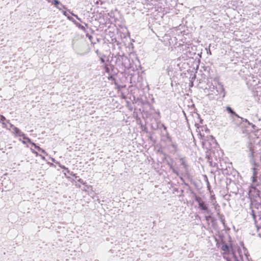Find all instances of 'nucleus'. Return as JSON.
Returning <instances> with one entry per match:
<instances>
[{
	"mask_svg": "<svg viewBox=\"0 0 261 261\" xmlns=\"http://www.w3.org/2000/svg\"><path fill=\"white\" fill-rule=\"evenodd\" d=\"M226 110H227V111L229 113H231V114H233V115H236L235 112H234V111H233L231 109V108H230V107H226Z\"/></svg>",
	"mask_w": 261,
	"mask_h": 261,
	"instance_id": "423d86ee",
	"label": "nucleus"
},
{
	"mask_svg": "<svg viewBox=\"0 0 261 261\" xmlns=\"http://www.w3.org/2000/svg\"><path fill=\"white\" fill-rule=\"evenodd\" d=\"M62 168L63 169H67V170L68 169L67 168H65V167H62Z\"/></svg>",
	"mask_w": 261,
	"mask_h": 261,
	"instance_id": "9b49d317",
	"label": "nucleus"
},
{
	"mask_svg": "<svg viewBox=\"0 0 261 261\" xmlns=\"http://www.w3.org/2000/svg\"><path fill=\"white\" fill-rule=\"evenodd\" d=\"M257 180V172L254 170V171L253 172V176L252 177V182H256Z\"/></svg>",
	"mask_w": 261,
	"mask_h": 261,
	"instance_id": "39448f33",
	"label": "nucleus"
},
{
	"mask_svg": "<svg viewBox=\"0 0 261 261\" xmlns=\"http://www.w3.org/2000/svg\"><path fill=\"white\" fill-rule=\"evenodd\" d=\"M13 133L15 136L23 137L24 134L17 127H14L13 128Z\"/></svg>",
	"mask_w": 261,
	"mask_h": 261,
	"instance_id": "f03ea898",
	"label": "nucleus"
},
{
	"mask_svg": "<svg viewBox=\"0 0 261 261\" xmlns=\"http://www.w3.org/2000/svg\"><path fill=\"white\" fill-rule=\"evenodd\" d=\"M101 61H102V62H104L103 59L101 58Z\"/></svg>",
	"mask_w": 261,
	"mask_h": 261,
	"instance_id": "9d476101",
	"label": "nucleus"
},
{
	"mask_svg": "<svg viewBox=\"0 0 261 261\" xmlns=\"http://www.w3.org/2000/svg\"><path fill=\"white\" fill-rule=\"evenodd\" d=\"M195 200L198 202V205L199 207L202 210L207 211V207L205 203L201 200V198L199 197H196Z\"/></svg>",
	"mask_w": 261,
	"mask_h": 261,
	"instance_id": "f257e3e1",
	"label": "nucleus"
},
{
	"mask_svg": "<svg viewBox=\"0 0 261 261\" xmlns=\"http://www.w3.org/2000/svg\"><path fill=\"white\" fill-rule=\"evenodd\" d=\"M49 2H50V0H48ZM52 3L54 4L56 7H57L58 5L59 4V2L57 0H53Z\"/></svg>",
	"mask_w": 261,
	"mask_h": 261,
	"instance_id": "0eeeda50",
	"label": "nucleus"
},
{
	"mask_svg": "<svg viewBox=\"0 0 261 261\" xmlns=\"http://www.w3.org/2000/svg\"><path fill=\"white\" fill-rule=\"evenodd\" d=\"M210 218H211L210 216H206L205 217V219H206V220H208Z\"/></svg>",
	"mask_w": 261,
	"mask_h": 261,
	"instance_id": "1a4fd4ad",
	"label": "nucleus"
},
{
	"mask_svg": "<svg viewBox=\"0 0 261 261\" xmlns=\"http://www.w3.org/2000/svg\"><path fill=\"white\" fill-rule=\"evenodd\" d=\"M1 117H2V118L5 119L4 117H3V116H2Z\"/></svg>",
	"mask_w": 261,
	"mask_h": 261,
	"instance_id": "f8f14e48",
	"label": "nucleus"
},
{
	"mask_svg": "<svg viewBox=\"0 0 261 261\" xmlns=\"http://www.w3.org/2000/svg\"><path fill=\"white\" fill-rule=\"evenodd\" d=\"M28 142H30L32 145H33L35 147V148L37 149L39 151H40L43 153H45V151L43 149L41 148L39 146L36 145L34 143L32 142L30 139H28Z\"/></svg>",
	"mask_w": 261,
	"mask_h": 261,
	"instance_id": "7ed1b4c3",
	"label": "nucleus"
},
{
	"mask_svg": "<svg viewBox=\"0 0 261 261\" xmlns=\"http://www.w3.org/2000/svg\"><path fill=\"white\" fill-rule=\"evenodd\" d=\"M222 250L224 252L223 254L228 253L229 251V247L226 244H224L221 247Z\"/></svg>",
	"mask_w": 261,
	"mask_h": 261,
	"instance_id": "20e7f679",
	"label": "nucleus"
},
{
	"mask_svg": "<svg viewBox=\"0 0 261 261\" xmlns=\"http://www.w3.org/2000/svg\"><path fill=\"white\" fill-rule=\"evenodd\" d=\"M226 261H239V260H238V259H237V257L236 256H234L233 260H230V259L226 258Z\"/></svg>",
	"mask_w": 261,
	"mask_h": 261,
	"instance_id": "6e6552de",
	"label": "nucleus"
}]
</instances>
